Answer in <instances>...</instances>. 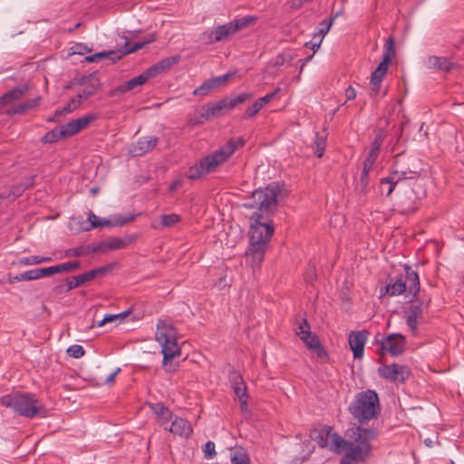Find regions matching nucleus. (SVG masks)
Masks as SVG:
<instances>
[{
    "label": "nucleus",
    "mask_w": 464,
    "mask_h": 464,
    "mask_svg": "<svg viewBox=\"0 0 464 464\" xmlns=\"http://www.w3.org/2000/svg\"><path fill=\"white\" fill-rule=\"evenodd\" d=\"M281 192L282 187L273 183L252 193V202L246 206L257 210L250 217V243L268 246L275 232L270 218L277 208V198Z\"/></svg>",
    "instance_id": "nucleus-1"
},
{
    "label": "nucleus",
    "mask_w": 464,
    "mask_h": 464,
    "mask_svg": "<svg viewBox=\"0 0 464 464\" xmlns=\"http://www.w3.org/2000/svg\"><path fill=\"white\" fill-rule=\"evenodd\" d=\"M421 164L419 159L405 152L394 157L391 176L411 191L403 194L401 212L412 213L418 203L426 196V189L420 180Z\"/></svg>",
    "instance_id": "nucleus-2"
},
{
    "label": "nucleus",
    "mask_w": 464,
    "mask_h": 464,
    "mask_svg": "<svg viewBox=\"0 0 464 464\" xmlns=\"http://www.w3.org/2000/svg\"><path fill=\"white\" fill-rule=\"evenodd\" d=\"M245 140H230L223 147L214 153L202 158L194 166L190 167L186 172L189 179H198L203 175L212 172L216 168L227 160V159L236 151L237 148L244 146Z\"/></svg>",
    "instance_id": "nucleus-3"
},
{
    "label": "nucleus",
    "mask_w": 464,
    "mask_h": 464,
    "mask_svg": "<svg viewBox=\"0 0 464 464\" xmlns=\"http://www.w3.org/2000/svg\"><path fill=\"white\" fill-rule=\"evenodd\" d=\"M348 411L359 423L358 427H362L370 420L377 419L381 413L377 392L373 390H367L357 393L348 406Z\"/></svg>",
    "instance_id": "nucleus-4"
},
{
    "label": "nucleus",
    "mask_w": 464,
    "mask_h": 464,
    "mask_svg": "<svg viewBox=\"0 0 464 464\" xmlns=\"http://www.w3.org/2000/svg\"><path fill=\"white\" fill-rule=\"evenodd\" d=\"M378 435L375 429H365L363 427H354L347 430L345 436L348 438L349 450L342 459H346L347 463L353 460H364L369 455L371 447L369 441L374 440Z\"/></svg>",
    "instance_id": "nucleus-5"
},
{
    "label": "nucleus",
    "mask_w": 464,
    "mask_h": 464,
    "mask_svg": "<svg viewBox=\"0 0 464 464\" xmlns=\"http://www.w3.org/2000/svg\"><path fill=\"white\" fill-rule=\"evenodd\" d=\"M178 332L171 324L164 321H159L155 334L156 341L161 346L163 354V367L166 372H173L176 367L171 363V360L180 355V347L177 342Z\"/></svg>",
    "instance_id": "nucleus-6"
},
{
    "label": "nucleus",
    "mask_w": 464,
    "mask_h": 464,
    "mask_svg": "<svg viewBox=\"0 0 464 464\" xmlns=\"http://www.w3.org/2000/svg\"><path fill=\"white\" fill-rule=\"evenodd\" d=\"M0 403L5 408L12 409L17 414L33 419L44 411V406L30 393L15 392L0 398Z\"/></svg>",
    "instance_id": "nucleus-7"
},
{
    "label": "nucleus",
    "mask_w": 464,
    "mask_h": 464,
    "mask_svg": "<svg viewBox=\"0 0 464 464\" xmlns=\"http://www.w3.org/2000/svg\"><path fill=\"white\" fill-rule=\"evenodd\" d=\"M252 93L243 92L234 98H224L217 102L205 104L198 111L195 118L188 121V124L197 125L212 118L219 117L226 111L235 108L237 105L252 99Z\"/></svg>",
    "instance_id": "nucleus-8"
},
{
    "label": "nucleus",
    "mask_w": 464,
    "mask_h": 464,
    "mask_svg": "<svg viewBox=\"0 0 464 464\" xmlns=\"http://www.w3.org/2000/svg\"><path fill=\"white\" fill-rule=\"evenodd\" d=\"M404 270L405 275L390 278V282L385 286V293L390 296H394L408 292L416 299L420 289L418 273L408 265L404 266Z\"/></svg>",
    "instance_id": "nucleus-9"
},
{
    "label": "nucleus",
    "mask_w": 464,
    "mask_h": 464,
    "mask_svg": "<svg viewBox=\"0 0 464 464\" xmlns=\"http://www.w3.org/2000/svg\"><path fill=\"white\" fill-rule=\"evenodd\" d=\"M124 38L125 42L124 47L122 49L96 53L92 55L87 56L85 60L89 63H94L100 61L102 58H108L111 60L112 63H115L116 61L121 60L125 55L134 53L140 49H142L145 45L155 41V36L152 34L150 35V39L144 42L135 43L133 45L130 46L129 40L126 37Z\"/></svg>",
    "instance_id": "nucleus-10"
},
{
    "label": "nucleus",
    "mask_w": 464,
    "mask_h": 464,
    "mask_svg": "<svg viewBox=\"0 0 464 464\" xmlns=\"http://www.w3.org/2000/svg\"><path fill=\"white\" fill-rule=\"evenodd\" d=\"M429 302L424 304L421 300H412L403 311L406 324L413 335L418 334V325L422 322L424 308H427Z\"/></svg>",
    "instance_id": "nucleus-11"
},
{
    "label": "nucleus",
    "mask_w": 464,
    "mask_h": 464,
    "mask_svg": "<svg viewBox=\"0 0 464 464\" xmlns=\"http://www.w3.org/2000/svg\"><path fill=\"white\" fill-rule=\"evenodd\" d=\"M379 374L392 382H404L411 375L409 368L405 365L392 363L378 369Z\"/></svg>",
    "instance_id": "nucleus-12"
},
{
    "label": "nucleus",
    "mask_w": 464,
    "mask_h": 464,
    "mask_svg": "<svg viewBox=\"0 0 464 464\" xmlns=\"http://www.w3.org/2000/svg\"><path fill=\"white\" fill-rule=\"evenodd\" d=\"M75 81L77 84L83 86L82 91L77 94V98H79L82 102L86 101L90 97L93 96L101 88L100 80L94 73L89 74L87 76H82L79 79H75Z\"/></svg>",
    "instance_id": "nucleus-13"
},
{
    "label": "nucleus",
    "mask_w": 464,
    "mask_h": 464,
    "mask_svg": "<svg viewBox=\"0 0 464 464\" xmlns=\"http://www.w3.org/2000/svg\"><path fill=\"white\" fill-rule=\"evenodd\" d=\"M405 337L400 334H392L382 340L381 349L393 356L403 353L405 350Z\"/></svg>",
    "instance_id": "nucleus-14"
},
{
    "label": "nucleus",
    "mask_w": 464,
    "mask_h": 464,
    "mask_svg": "<svg viewBox=\"0 0 464 464\" xmlns=\"http://www.w3.org/2000/svg\"><path fill=\"white\" fill-rule=\"evenodd\" d=\"M369 333L367 331H353L349 334L348 343L351 350L353 353L354 359H361L364 353V346L367 341Z\"/></svg>",
    "instance_id": "nucleus-15"
},
{
    "label": "nucleus",
    "mask_w": 464,
    "mask_h": 464,
    "mask_svg": "<svg viewBox=\"0 0 464 464\" xmlns=\"http://www.w3.org/2000/svg\"><path fill=\"white\" fill-rule=\"evenodd\" d=\"M95 119V115L90 114L76 120H72L61 127V133L62 135L65 136V138L72 137L84 130L89 125V123Z\"/></svg>",
    "instance_id": "nucleus-16"
},
{
    "label": "nucleus",
    "mask_w": 464,
    "mask_h": 464,
    "mask_svg": "<svg viewBox=\"0 0 464 464\" xmlns=\"http://www.w3.org/2000/svg\"><path fill=\"white\" fill-rule=\"evenodd\" d=\"M159 139L155 136H145L139 139L130 147L129 152L133 157L142 156L152 150L158 144Z\"/></svg>",
    "instance_id": "nucleus-17"
},
{
    "label": "nucleus",
    "mask_w": 464,
    "mask_h": 464,
    "mask_svg": "<svg viewBox=\"0 0 464 464\" xmlns=\"http://www.w3.org/2000/svg\"><path fill=\"white\" fill-rule=\"evenodd\" d=\"M151 77L150 76L147 70L142 72L141 74L120 84L111 92V95H121L124 94L127 92H130L133 89H135L138 86L143 85Z\"/></svg>",
    "instance_id": "nucleus-18"
},
{
    "label": "nucleus",
    "mask_w": 464,
    "mask_h": 464,
    "mask_svg": "<svg viewBox=\"0 0 464 464\" xmlns=\"http://www.w3.org/2000/svg\"><path fill=\"white\" fill-rule=\"evenodd\" d=\"M266 249L267 246L256 245L249 242V246L245 254L246 263L251 267L259 266L264 260Z\"/></svg>",
    "instance_id": "nucleus-19"
},
{
    "label": "nucleus",
    "mask_w": 464,
    "mask_h": 464,
    "mask_svg": "<svg viewBox=\"0 0 464 464\" xmlns=\"http://www.w3.org/2000/svg\"><path fill=\"white\" fill-rule=\"evenodd\" d=\"M384 186L386 187L385 192H386L387 197L391 196V194L396 188H398V191L400 192L398 205L401 208V201L403 198V194L411 192V191L406 188V186L401 185L400 182H397L395 179H392V176H391V175L389 177H386V178H383L381 179V189L382 192L384 191V188H383ZM400 212L402 213L401 209L400 210Z\"/></svg>",
    "instance_id": "nucleus-20"
},
{
    "label": "nucleus",
    "mask_w": 464,
    "mask_h": 464,
    "mask_svg": "<svg viewBox=\"0 0 464 464\" xmlns=\"http://www.w3.org/2000/svg\"><path fill=\"white\" fill-rule=\"evenodd\" d=\"M180 60V55H174L169 56L167 58H164L160 60L159 63L154 64L153 66H150L147 69V72H149L150 76L151 78L157 76L158 74L168 71L170 69L174 64L178 63Z\"/></svg>",
    "instance_id": "nucleus-21"
},
{
    "label": "nucleus",
    "mask_w": 464,
    "mask_h": 464,
    "mask_svg": "<svg viewBox=\"0 0 464 464\" xmlns=\"http://www.w3.org/2000/svg\"><path fill=\"white\" fill-rule=\"evenodd\" d=\"M395 57V41L394 38L390 36L384 46V53L382 54V60L377 66L381 68V72L386 74L388 66Z\"/></svg>",
    "instance_id": "nucleus-22"
},
{
    "label": "nucleus",
    "mask_w": 464,
    "mask_h": 464,
    "mask_svg": "<svg viewBox=\"0 0 464 464\" xmlns=\"http://www.w3.org/2000/svg\"><path fill=\"white\" fill-rule=\"evenodd\" d=\"M385 138L386 133L382 129H378L375 130V137L372 141L371 150L365 160H370V162L374 164L380 154L381 146L382 145Z\"/></svg>",
    "instance_id": "nucleus-23"
},
{
    "label": "nucleus",
    "mask_w": 464,
    "mask_h": 464,
    "mask_svg": "<svg viewBox=\"0 0 464 464\" xmlns=\"http://www.w3.org/2000/svg\"><path fill=\"white\" fill-rule=\"evenodd\" d=\"M28 91L29 86L27 84L13 88L12 90L8 91L0 97V106L4 107L14 102L16 100H19Z\"/></svg>",
    "instance_id": "nucleus-24"
},
{
    "label": "nucleus",
    "mask_w": 464,
    "mask_h": 464,
    "mask_svg": "<svg viewBox=\"0 0 464 464\" xmlns=\"http://www.w3.org/2000/svg\"><path fill=\"white\" fill-rule=\"evenodd\" d=\"M171 433L180 437L188 438L192 434L190 423L182 418H176L169 430Z\"/></svg>",
    "instance_id": "nucleus-25"
},
{
    "label": "nucleus",
    "mask_w": 464,
    "mask_h": 464,
    "mask_svg": "<svg viewBox=\"0 0 464 464\" xmlns=\"http://www.w3.org/2000/svg\"><path fill=\"white\" fill-rule=\"evenodd\" d=\"M428 66L431 69H436L449 72L456 67V63L450 61L446 57L430 56L428 58Z\"/></svg>",
    "instance_id": "nucleus-26"
},
{
    "label": "nucleus",
    "mask_w": 464,
    "mask_h": 464,
    "mask_svg": "<svg viewBox=\"0 0 464 464\" xmlns=\"http://www.w3.org/2000/svg\"><path fill=\"white\" fill-rule=\"evenodd\" d=\"M41 100H42L41 96L27 100L24 103H20L14 107L10 108L6 111V114L9 116L14 115V114H24L26 111L36 108L39 105Z\"/></svg>",
    "instance_id": "nucleus-27"
},
{
    "label": "nucleus",
    "mask_w": 464,
    "mask_h": 464,
    "mask_svg": "<svg viewBox=\"0 0 464 464\" xmlns=\"http://www.w3.org/2000/svg\"><path fill=\"white\" fill-rule=\"evenodd\" d=\"M331 433L332 427L325 426L319 430H314L311 434V437L321 448H328L330 445Z\"/></svg>",
    "instance_id": "nucleus-28"
},
{
    "label": "nucleus",
    "mask_w": 464,
    "mask_h": 464,
    "mask_svg": "<svg viewBox=\"0 0 464 464\" xmlns=\"http://www.w3.org/2000/svg\"><path fill=\"white\" fill-rule=\"evenodd\" d=\"M235 34L231 28L230 23L217 26L212 32L210 36L211 42L217 43L227 39L229 36Z\"/></svg>",
    "instance_id": "nucleus-29"
},
{
    "label": "nucleus",
    "mask_w": 464,
    "mask_h": 464,
    "mask_svg": "<svg viewBox=\"0 0 464 464\" xmlns=\"http://www.w3.org/2000/svg\"><path fill=\"white\" fill-rule=\"evenodd\" d=\"M330 436V445L328 449L334 452L341 453L348 448L349 444H352L349 440L343 439L338 433L333 430Z\"/></svg>",
    "instance_id": "nucleus-30"
},
{
    "label": "nucleus",
    "mask_w": 464,
    "mask_h": 464,
    "mask_svg": "<svg viewBox=\"0 0 464 464\" xmlns=\"http://www.w3.org/2000/svg\"><path fill=\"white\" fill-rule=\"evenodd\" d=\"M373 167V163L370 160H364L363 167L361 172L360 180L358 184V189L361 193H366L370 184L369 172Z\"/></svg>",
    "instance_id": "nucleus-31"
},
{
    "label": "nucleus",
    "mask_w": 464,
    "mask_h": 464,
    "mask_svg": "<svg viewBox=\"0 0 464 464\" xmlns=\"http://www.w3.org/2000/svg\"><path fill=\"white\" fill-rule=\"evenodd\" d=\"M34 183V176H30L26 178L24 180L21 181L20 183L14 185L11 188L9 193L5 194V196L11 197L13 196L14 198H16L20 197L23 192L29 187L33 186Z\"/></svg>",
    "instance_id": "nucleus-32"
},
{
    "label": "nucleus",
    "mask_w": 464,
    "mask_h": 464,
    "mask_svg": "<svg viewBox=\"0 0 464 464\" xmlns=\"http://www.w3.org/2000/svg\"><path fill=\"white\" fill-rule=\"evenodd\" d=\"M385 73L381 72V68H376L371 76V95H377L380 92L381 83Z\"/></svg>",
    "instance_id": "nucleus-33"
},
{
    "label": "nucleus",
    "mask_w": 464,
    "mask_h": 464,
    "mask_svg": "<svg viewBox=\"0 0 464 464\" xmlns=\"http://www.w3.org/2000/svg\"><path fill=\"white\" fill-rule=\"evenodd\" d=\"M233 389L235 394L237 396L238 400L247 399L246 395V385L244 382L242 376L237 375L233 380Z\"/></svg>",
    "instance_id": "nucleus-34"
},
{
    "label": "nucleus",
    "mask_w": 464,
    "mask_h": 464,
    "mask_svg": "<svg viewBox=\"0 0 464 464\" xmlns=\"http://www.w3.org/2000/svg\"><path fill=\"white\" fill-rule=\"evenodd\" d=\"M314 153L317 158H322L324 156L325 146H326V136L320 135L316 133L314 141Z\"/></svg>",
    "instance_id": "nucleus-35"
},
{
    "label": "nucleus",
    "mask_w": 464,
    "mask_h": 464,
    "mask_svg": "<svg viewBox=\"0 0 464 464\" xmlns=\"http://www.w3.org/2000/svg\"><path fill=\"white\" fill-rule=\"evenodd\" d=\"M66 284V291H71L76 287H79L88 282V279L84 274L72 276V278H66L64 280Z\"/></svg>",
    "instance_id": "nucleus-36"
},
{
    "label": "nucleus",
    "mask_w": 464,
    "mask_h": 464,
    "mask_svg": "<svg viewBox=\"0 0 464 464\" xmlns=\"http://www.w3.org/2000/svg\"><path fill=\"white\" fill-rule=\"evenodd\" d=\"M254 21V17L245 16L240 19H235L229 23L231 24V28L233 29L234 34H236L238 31L249 26Z\"/></svg>",
    "instance_id": "nucleus-37"
},
{
    "label": "nucleus",
    "mask_w": 464,
    "mask_h": 464,
    "mask_svg": "<svg viewBox=\"0 0 464 464\" xmlns=\"http://www.w3.org/2000/svg\"><path fill=\"white\" fill-rule=\"evenodd\" d=\"M82 102L77 98V96L75 98H72L63 109L56 110L55 116H62L73 111L82 104Z\"/></svg>",
    "instance_id": "nucleus-38"
},
{
    "label": "nucleus",
    "mask_w": 464,
    "mask_h": 464,
    "mask_svg": "<svg viewBox=\"0 0 464 464\" xmlns=\"http://www.w3.org/2000/svg\"><path fill=\"white\" fill-rule=\"evenodd\" d=\"M113 267V265H107L105 266H102L96 269H92L85 273V276L88 279V282L96 278L102 277L105 276L107 273L111 272Z\"/></svg>",
    "instance_id": "nucleus-39"
},
{
    "label": "nucleus",
    "mask_w": 464,
    "mask_h": 464,
    "mask_svg": "<svg viewBox=\"0 0 464 464\" xmlns=\"http://www.w3.org/2000/svg\"><path fill=\"white\" fill-rule=\"evenodd\" d=\"M150 407L156 415L162 417L165 420V421H169L170 420L171 412L169 410V408H167L163 404L155 403L150 404Z\"/></svg>",
    "instance_id": "nucleus-40"
},
{
    "label": "nucleus",
    "mask_w": 464,
    "mask_h": 464,
    "mask_svg": "<svg viewBox=\"0 0 464 464\" xmlns=\"http://www.w3.org/2000/svg\"><path fill=\"white\" fill-rule=\"evenodd\" d=\"M336 18V15L334 16V17H330L329 19H324L321 23H320V27H319V30H318V33L314 35L313 39H316V38H324V35L328 33V31L330 30L334 19Z\"/></svg>",
    "instance_id": "nucleus-41"
},
{
    "label": "nucleus",
    "mask_w": 464,
    "mask_h": 464,
    "mask_svg": "<svg viewBox=\"0 0 464 464\" xmlns=\"http://www.w3.org/2000/svg\"><path fill=\"white\" fill-rule=\"evenodd\" d=\"M231 464H250V459L242 449H238L231 454Z\"/></svg>",
    "instance_id": "nucleus-42"
},
{
    "label": "nucleus",
    "mask_w": 464,
    "mask_h": 464,
    "mask_svg": "<svg viewBox=\"0 0 464 464\" xmlns=\"http://www.w3.org/2000/svg\"><path fill=\"white\" fill-rule=\"evenodd\" d=\"M88 221L90 222L89 226L86 227H83V230H85V231H89L95 227H102L111 225V222L109 220L104 219L102 221H100L98 219V218L92 212H90V214L88 216Z\"/></svg>",
    "instance_id": "nucleus-43"
},
{
    "label": "nucleus",
    "mask_w": 464,
    "mask_h": 464,
    "mask_svg": "<svg viewBox=\"0 0 464 464\" xmlns=\"http://www.w3.org/2000/svg\"><path fill=\"white\" fill-rule=\"evenodd\" d=\"M65 136L62 135L61 133V129L58 130V129H53L50 131H48L47 133H45V135L42 138V141L44 143H53V142H56L58 141L60 139H64Z\"/></svg>",
    "instance_id": "nucleus-44"
},
{
    "label": "nucleus",
    "mask_w": 464,
    "mask_h": 464,
    "mask_svg": "<svg viewBox=\"0 0 464 464\" xmlns=\"http://www.w3.org/2000/svg\"><path fill=\"white\" fill-rule=\"evenodd\" d=\"M300 339L306 344L309 349H314L320 343L317 335L313 334L312 332L304 333V335H301Z\"/></svg>",
    "instance_id": "nucleus-45"
},
{
    "label": "nucleus",
    "mask_w": 464,
    "mask_h": 464,
    "mask_svg": "<svg viewBox=\"0 0 464 464\" xmlns=\"http://www.w3.org/2000/svg\"><path fill=\"white\" fill-rule=\"evenodd\" d=\"M104 245L107 250L121 249L127 246L128 241L123 238L117 237L105 242Z\"/></svg>",
    "instance_id": "nucleus-46"
},
{
    "label": "nucleus",
    "mask_w": 464,
    "mask_h": 464,
    "mask_svg": "<svg viewBox=\"0 0 464 464\" xmlns=\"http://www.w3.org/2000/svg\"><path fill=\"white\" fill-rule=\"evenodd\" d=\"M80 267L79 261H72L57 265L58 273L73 272Z\"/></svg>",
    "instance_id": "nucleus-47"
},
{
    "label": "nucleus",
    "mask_w": 464,
    "mask_h": 464,
    "mask_svg": "<svg viewBox=\"0 0 464 464\" xmlns=\"http://www.w3.org/2000/svg\"><path fill=\"white\" fill-rule=\"evenodd\" d=\"M36 271V277L37 279L44 276H50L54 274H59L57 269V265L53 266L44 267V268H37Z\"/></svg>",
    "instance_id": "nucleus-48"
},
{
    "label": "nucleus",
    "mask_w": 464,
    "mask_h": 464,
    "mask_svg": "<svg viewBox=\"0 0 464 464\" xmlns=\"http://www.w3.org/2000/svg\"><path fill=\"white\" fill-rule=\"evenodd\" d=\"M180 218L177 214H168L161 216V224L163 227H171L178 223Z\"/></svg>",
    "instance_id": "nucleus-49"
},
{
    "label": "nucleus",
    "mask_w": 464,
    "mask_h": 464,
    "mask_svg": "<svg viewBox=\"0 0 464 464\" xmlns=\"http://www.w3.org/2000/svg\"><path fill=\"white\" fill-rule=\"evenodd\" d=\"M36 279H37V277H36L35 269L24 272V273L19 274L14 277V280L17 281V282L30 281V280H36Z\"/></svg>",
    "instance_id": "nucleus-50"
},
{
    "label": "nucleus",
    "mask_w": 464,
    "mask_h": 464,
    "mask_svg": "<svg viewBox=\"0 0 464 464\" xmlns=\"http://www.w3.org/2000/svg\"><path fill=\"white\" fill-rule=\"evenodd\" d=\"M66 352L69 356H71L72 358H76V359L81 358L82 356L84 355V350H83L82 346L78 345V344L70 346Z\"/></svg>",
    "instance_id": "nucleus-51"
},
{
    "label": "nucleus",
    "mask_w": 464,
    "mask_h": 464,
    "mask_svg": "<svg viewBox=\"0 0 464 464\" xmlns=\"http://www.w3.org/2000/svg\"><path fill=\"white\" fill-rule=\"evenodd\" d=\"M214 87L210 83V80L202 83L199 87L194 90L193 94L194 95H207L211 90H213Z\"/></svg>",
    "instance_id": "nucleus-52"
},
{
    "label": "nucleus",
    "mask_w": 464,
    "mask_h": 464,
    "mask_svg": "<svg viewBox=\"0 0 464 464\" xmlns=\"http://www.w3.org/2000/svg\"><path fill=\"white\" fill-rule=\"evenodd\" d=\"M262 109L261 105L257 101H256L250 107H248L245 114L243 116L244 119H250L254 117L260 110Z\"/></svg>",
    "instance_id": "nucleus-53"
},
{
    "label": "nucleus",
    "mask_w": 464,
    "mask_h": 464,
    "mask_svg": "<svg viewBox=\"0 0 464 464\" xmlns=\"http://www.w3.org/2000/svg\"><path fill=\"white\" fill-rule=\"evenodd\" d=\"M130 314V311L127 310L123 313H121L119 314H111V315H106L102 321H100L98 323V326H102L104 325L106 323H109V322H112L114 321L115 319H118V318H124L125 316H127L128 314Z\"/></svg>",
    "instance_id": "nucleus-54"
},
{
    "label": "nucleus",
    "mask_w": 464,
    "mask_h": 464,
    "mask_svg": "<svg viewBox=\"0 0 464 464\" xmlns=\"http://www.w3.org/2000/svg\"><path fill=\"white\" fill-rule=\"evenodd\" d=\"M230 74H224L216 78L210 79V83L213 85L214 89L219 87L220 85H224L227 83V80L229 79Z\"/></svg>",
    "instance_id": "nucleus-55"
},
{
    "label": "nucleus",
    "mask_w": 464,
    "mask_h": 464,
    "mask_svg": "<svg viewBox=\"0 0 464 464\" xmlns=\"http://www.w3.org/2000/svg\"><path fill=\"white\" fill-rule=\"evenodd\" d=\"M316 279V271L314 266H309L304 274V280L308 284H313Z\"/></svg>",
    "instance_id": "nucleus-56"
},
{
    "label": "nucleus",
    "mask_w": 464,
    "mask_h": 464,
    "mask_svg": "<svg viewBox=\"0 0 464 464\" xmlns=\"http://www.w3.org/2000/svg\"><path fill=\"white\" fill-rule=\"evenodd\" d=\"M204 455L208 459H212L216 455L215 444L212 441H208L204 447Z\"/></svg>",
    "instance_id": "nucleus-57"
},
{
    "label": "nucleus",
    "mask_w": 464,
    "mask_h": 464,
    "mask_svg": "<svg viewBox=\"0 0 464 464\" xmlns=\"http://www.w3.org/2000/svg\"><path fill=\"white\" fill-rule=\"evenodd\" d=\"M40 256H32L27 257H23L19 260V264L23 266H33L40 264Z\"/></svg>",
    "instance_id": "nucleus-58"
},
{
    "label": "nucleus",
    "mask_w": 464,
    "mask_h": 464,
    "mask_svg": "<svg viewBox=\"0 0 464 464\" xmlns=\"http://www.w3.org/2000/svg\"><path fill=\"white\" fill-rule=\"evenodd\" d=\"M89 254V251H87L86 247L84 246H78L72 249H69L66 251V256H82L84 255Z\"/></svg>",
    "instance_id": "nucleus-59"
},
{
    "label": "nucleus",
    "mask_w": 464,
    "mask_h": 464,
    "mask_svg": "<svg viewBox=\"0 0 464 464\" xmlns=\"http://www.w3.org/2000/svg\"><path fill=\"white\" fill-rule=\"evenodd\" d=\"M310 332H311L310 325L307 323V321L305 319H304L303 322L299 325V332H297V334L299 335V337H301V335H304V333H310Z\"/></svg>",
    "instance_id": "nucleus-60"
},
{
    "label": "nucleus",
    "mask_w": 464,
    "mask_h": 464,
    "mask_svg": "<svg viewBox=\"0 0 464 464\" xmlns=\"http://www.w3.org/2000/svg\"><path fill=\"white\" fill-rule=\"evenodd\" d=\"M105 242H102L101 244H98V245H93V246H86V249L87 251H89V253L91 252H103V251H106V247H105Z\"/></svg>",
    "instance_id": "nucleus-61"
},
{
    "label": "nucleus",
    "mask_w": 464,
    "mask_h": 464,
    "mask_svg": "<svg viewBox=\"0 0 464 464\" xmlns=\"http://www.w3.org/2000/svg\"><path fill=\"white\" fill-rule=\"evenodd\" d=\"M274 97H275V93H267L266 95H265L262 98H259L256 101L259 102V104L263 108L266 104L270 102L274 99Z\"/></svg>",
    "instance_id": "nucleus-62"
},
{
    "label": "nucleus",
    "mask_w": 464,
    "mask_h": 464,
    "mask_svg": "<svg viewBox=\"0 0 464 464\" xmlns=\"http://www.w3.org/2000/svg\"><path fill=\"white\" fill-rule=\"evenodd\" d=\"M315 353H316V355L319 357V358H324L327 356V352L325 351V349L323 347V345L321 344V343L318 344V346L314 347L313 349Z\"/></svg>",
    "instance_id": "nucleus-63"
},
{
    "label": "nucleus",
    "mask_w": 464,
    "mask_h": 464,
    "mask_svg": "<svg viewBox=\"0 0 464 464\" xmlns=\"http://www.w3.org/2000/svg\"><path fill=\"white\" fill-rule=\"evenodd\" d=\"M345 96L347 101L353 100L356 97V92L354 88L352 86L347 87L345 90Z\"/></svg>",
    "instance_id": "nucleus-64"
}]
</instances>
